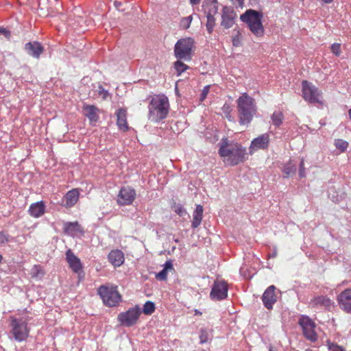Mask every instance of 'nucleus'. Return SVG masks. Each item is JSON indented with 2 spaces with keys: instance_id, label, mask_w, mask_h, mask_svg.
Instances as JSON below:
<instances>
[{
  "instance_id": "obj_24",
  "label": "nucleus",
  "mask_w": 351,
  "mask_h": 351,
  "mask_svg": "<svg viewBox=\"0 0 351 351\" xmlns=\"http://www.w3.org/2000/svg\"><path fill=\"white\" fill-rule=\"evenodd\" d=\"M45 212V204L43 202L32 203L28 210L30 216L39 217Z\"/></svg>"
},
{
  "instance_id": "obj_19",
  "label": "nucleus",
  "mask_w": 351,
  "mask_h": 351,
  "mask_svg": "<svg viewBox=\"0 0 351 351\" xmlns=\"http://www.w3.org/2000/svg\"><path fill=\"white\" fill-rule=\"evenodd\" d=\"M80 193L77 189H72L69 191L63 197V206L66 208H71L75 206L79 200Z\"/></svg>"
},
{
  "instance_id": "obj_10",
  "label": "nucleus",
  "mask_w": 351,
  "mask_h": 351,
  "mask_svg": "<svg viewBox=\"0 0 351 351\" xmlns=\"http://www.w3.org/2000/svg\"><path fill=\"white\" fill-rule=\"evenodd\" d=\"M270 142V134L268 132L263 133L254 138L249 147V154L253 155L258 149H267Z\"/></svg>"
},
{
  "instance_id": "obj_27",
  "label": "nucleus",
  "mask_w": 351,
  "mask_h": 351,
  "mask_svg": "<svg viewBox=\"0 0 351 351\" xmlns=\"http://www.w3.org/2000/svg\"><path fill=\"white\" fill-rule=\"evenodd\" d=\"M173 269V265L171 261H167L164 265V269L156 274V278L158 280H165L167 277L169 270Z\"/></svg>"
},
{
  "instance_id": "obj_16",
  "label": "nucleus",
  "mask_w": 351,
  "mask_h": 351,
  "mask_svg": "<svg viewBox=\"0 0 351 351\" xmlns=\"http://www.w3.org/2000/svg\"><path fill=\"white\" fill-rule=\"evenodd\" d=\"M276 287L274 285H271L267 287V289L265 290L262 300L265 308L271 309L273 308L274 304L277 301V295L276 293Z\"/></svg>"
},
{
  "instance_id": "obj_53",
  "label": "nucleus",
  "mask_w": 351,
  "mask_h": 351,
  "mask_svg": "<svg viewBox=\"0 0 351 351\" xmlns=\"http://www.w3.org/2000/svg\"><path fill=\"white\" fill-rule=\"evenodd\" d=\"M304 0H300V1H304Z\"/></svg>"
},
{
  "instance_id": "obj_1",
  "label": "nucleus",
  "mask_w": 351,
  "mask_h": 351,
  "mask_svg": "<svg viewBox=\"0 0 351 351\" xmlns=\"http://www.w3.org/2000/svg\"><path fill=\"white\" fill-rule=\"evenodd\" d=\"M219 146V155L230 166L243 162L247 158V149L240 143H229L228 138H222Z\"/></svg>"
},
{
  "instance_id": "obj_33",
  "label": "nucleus",
  "mask_w": 351,
  "mask_h": 351,
  "mask_svg": "<svg viewBox=\"0 0 351 351\" xmlns=\"http://www.w3.org/2000/svg\"><path fill=\"white\" fill-rule=\"evenodd\" d=\"M192 20L193 15H189L181 19L179 24L180 27L182 28L183 29H188V28L190 27Z\"/></svg>"
},
{
  "instance_id": "obj_8",
  "label": "nucleus",
  "mask_w": 351,
  "mask_h": 351,
  "mask_svg": "<svg viewBox=\"0 0 351 351\" xmlns=\"http://www.w3.org/2000/svg\"><path fill=\"white\" fill-rule=\"evenodd\" d=\"M141 313L140 307L136 306L129 310L118 314V322L126 327H131L136 324Z\"/></svg>"
},
{
  "instance_id": "obj_44",
  "label": "nucleus",
  "mask_w": 351,
  "mask_h": 351,
  "mask_svg": "<svg viewBox=\"0 0 351 351\" xmlns=\"http://www.w3.org/2000/svg\"><path fill=\"white\" fill-rule=\"evenodd\" d=\"M330 350L332 351H346V350L343 348V347L339 346V345L337 344H331L330 346Z\"/></svg>"
},
{
  "instance_id": "obj_21",
  "label": "nucleus",
  "mask_w": 351,
  "mask_h": 351,
  "mask_svg": "<svg viewBox=\"0 0 351 351\" xmlns=\"http://www.w3.org/2000/svg\"><path fill=\"white\" fill-rule=\"evenodd\" d=\"M108 259L114 267H120L125 261V256L120 250H113L109 252Z\"/></svg>"
},
{
  "instance_id": "obj_22",
  "label": "nucleus",
  "mask_w": 351,
  "mask_h": 351,
  "mask_svg": "<svg viewBox=\"0 0 351 351\" xmlns=\"http://www.w3.org/2000/svg\"><path fill=\"white\" fill-rule=\"evenodd\" d=\"M311 306L313 308H318V306H323L325 308L330 309L333 305V302L328 297L326 296H317L314 297L311 302Z\"/></svg>"
},
{
  "instance_id": "obj_20",
  "label": "nucleus",
  "mask_w": 351,
  "mask_h": 351,
  "mask_svg": "<svg viewBox=\"0 0 351 351\" xmlns=\"http://www.w3.org/2000/svg\"><path fill=\"white\" fill-rule=\"evenodd\" d=\"M117 124L119 130L127 131L130 127L127 121V110L125 108H119L116 112Z\"/></svg>"
},
{
  "instance_id": "obj_3",
  "label": "nucleus",
  "mask_w": 351,
  "mask_h": 351,
  "mask_svg": "<svg viewBox=\"0 0 351 351\" xmlns=\"http://www.w3.org/2000/svg\"><path fill=\"white\" fill-rule=\"evenodd\" d=\"M237 104L239 124L248 125L257 111L254 99L245 93L237 99Z\"/></svg>"
},
{
  "instance_id": "obj_35",
  "label": "nucleus",
  "mask_w": 351,
  "mask_h": 351,
  "mask_svg": "<svg viewBox=\"0 0 351 351\" xmlns=\"http://www.w3.org/2000/svg\"><path fill=\"white\" fill-rule=\"evenodd\" d=\"M174 66L178 75H181L182 73L186 71L189 68L188 65L180 62V60H177V62H175Z\"/></svg>"
},
{
  "instance_id": "obj_25",
  "label": "nucleus",
  "mask_w": 351,
  "mask_h": 351,
  "mask_svg": "<svg viewBox=\"0 0 351 351\" xmlns=\"http://www.w3.org/2000/svg\"><path fill=\"white\" fill-rule=\"evenodd\" d=\"M64 232L68 235H75V234L80 232L83 233V230L77 221L75 222H66L63 227Z\"/></svg>"
},
{
  "instance_id": "obj_4",
  "label": "nucleus",
  "mask_w": 351,
  "mask_h": 351,
  "mask_svg": "<svg viewBox=\"0 0 351 351\" xmlns=\"http://www.w3.org/2000/svg\"><path fill=\"white\" fill-rule=\"evenodd\" d=\"M262 19L263 14L255 10H247L240 16V19L247 23L250 32L258 38L263 36L265 32Z\"/></svg>"
},
{
  "instance_id": "obj_40",
  "label": "nucleus",
  "mask_w": 351,
  "mask_h": 351,
  "mask_svg": "<svg viewBox=\"0 0 351 351\" xmlns=\"http://www.w3.org/2000/svg\"><path fill=\"white\" fill-rule=\"evenodd\" d=\"M99 95L102 97L103 99H108L110 96L108 90H105L102 85L99 86Z\"/></svg>"
},
{
  "instance_id": "obj_38",
  "label": "nucleus",
  "mask_w": 351,
  "mask_h": 351,
  "mask_svg": "<svg viewBox=\"0 0 351 351\" xmlns=\"http://www.w3.org/2000/svg\"><path fill=\"white\" fill-rule=\"evenodd\" d=\"M241 38H242V36L241 34V32H239V30H237L236 34L234 35V36L232 38V45L234 47L240 46Z\"/></svg>"
},
{
  "instance_id": "obj_18",
  "label": "nucleus",
  "mask_w": 351,
  "mask_h": 351,
  "mask_svg": "<svg viewBox=\"0 0 351 351\" xmlns=\"http://www.w3.org/2000/svg\"><path fill=\"white\" fill-rule=\"evenodd\" d=\"M24 49L26 53L30 57L39 58L40 54L44 51V47L38 41H31L25 45Z\"/></svg>"
},
{
  "instance_id": "obj_51",
  "label": "nucleus",
  "mask_w": 351,
  "mask_h": 351,
  "mask_svg": "<svg viewBox=\"0 0 351 351\" xmlns=\"http://www.w3.org/2000/svg\"><path fill=\"white\" fill-rule=\"evenodd\" d=\"M239 3H243V0H237Z\"/></svg>"
},
{
  "instance_id": "obj_11",
  "label": "nucleus",
  "mask_w": 351,
  "mask_h": 351,
  "mask_svg": "<svg viewBox=\"0 0 351 351\" xmlns=\"http://www.w3.org/2000/svg\"><path fill=\"white\" fill-rule=\"evenodd\" d=\"M228 285L225 280H215L210 291V298L215 300H224L228 297Z\"/></svg>"
},
{
  "instance_id": "obj_23",
  "label": "nucleus",
  "mask_w": 351,
  "mask_h": 351,
  "mask_svg": "<svg viewBox=\"0 0 351 351\" xmlns=\"http://www.w3.org/2000/svg\"><path fill=\"white\" fill-rule=\"evenodd\" d=\"M11 334L12 337L18 341H22V326L20 322L16 318L12 317L11 320Z\"/></svg>"
},
{
  "instance_id": "obj_17",
  "label": "nucleus",
  "mask_w": 351,
  "mask_h": 351,
  "mask_svg": "<svg viewBox=\"0 0 351 351\" xmlns=\"http://www.w3.org/2000/svg\"><path fill=\"white\" fill-rule=\"evenodd\" d=\"M337 302L341 309L351 312V289H346L337 296Z\"/></svg>"
},
{
  "instance_id": "obj_47",
  "label": "nucleus",
  "mask_w": 351,
  "mask_h": 351,
  "mask_svg": "<svg viewBox=\"0 0 351 351\" xmlns=\"http://www.w3.org/2000/svg\"><path fill=\"white\" fill-rule=\"evenodd\" d=\"M183 211H184V210L182 208H178L176 210L177 213H178L179 215H182V212H183Z\"/></svg>"
},
{
  "instance_id": "obj_45",
  "label": "nucleus",
  "mask_w": 351,
  "mask_h": 351,
  "mask_svg": "<svg viewBox=\"0 0 351 351\" xmlns=\"http://www.w3.org/2000/svg\"><path fill=\"white\" fill-rule=\"evenodd\" d=\"M8 241V236L3 232H0V244H3Z\"/></svg>"
},
{
  "instance_id": "obj_37",
  "label": "nucleus",
  "mask_w": 351,
  "mask_h": 351,
  "mask_svg": "<svg viewBox=\"0 0 351 351\" xmlns=\"http://www.w3.org/2000/svg\"><path fill=\"white\" fill-rule=\"evenodd\" d=\"M330 51L332 54L335 55L337 57H339L341 54V44L340 43H333L330 47Z\"/></svg>"
},
{
  "instance_id": "obj_5",
  "label": "nucleus",
  "mask_w": 351,
  "mask_h": 351,
  "mask_svg": "<svg viewBox=\"0 0 351 351\" xmlns=\"http://www.w3.org/2000/svg\"><path fill=\"white\" fill-rule=\"evenodd\" d=\"M302 96L305 101L324 106L325 104L322 90L316 87L313 83L304 80L301 82Z\"/></svg>"
},
{
  "instance_id": "obj_42",
  "label": "nucleus",
  "mask_w": 351,
  "mask_h": 351,
  "mask_svg": "<svg viewBox=\"0 0 351 351\" xmlns=\"http://www.w3.org/2000/svg\"><path fill=\"white\" fill-rule=\"evenodd\" d=\"M299 176L300 178L305 177V167H304V159L301 160V162L300 164Z\"/></svg>"
},
{
  "instance_id": "obj_9",
  "label": "nucleus",
  "mask_w": 351,
  "mask_h": 351,
  "mask_svg": "<svg viewBox=\"0 0 351 351\" xmlns=\"http://www.w3.org/2000/svg\"><path fill=\"white\" fill-rule=\"evenodd\" d=\"M299 324L303 330V335L305 338L311 341H316L317 339V333L315 328L316 325L314 322L307 316H302L299 320Z\"/></svg>"
},
{
  "instance_id": "obj_32",
  "label": "nucleus",
  "mask_w": 351,
  "mask_h": 351,
  "mask_svg": "<svg viewBox=\"0 0 351 351\" xmlns=\"http://www.w3.org/2000/svg\"><path fill=\"white\" fill-rule=\"evenodd\" d=\"M297 170V168L295 165H293V164L289 162L288 164H286L285 166H284L283 173L285 174V177H289L291 175L295 174V171Z\"/></svg>"
},
{
  "instance_id": "obj_26",
  "label": "nucleus",
  "mask_w": 351,
  "mask_h": 351,
  "mask_svg": "<svg viewBox=\"0 0 351 351\" xmlns=\"http://www.w3.org/2000/svg\"><path fill=\"white\" fill-rule=\"evenodd\" d=\"M203 206L200 204L196 206L193 214L192 228H196L200 225L203 219Z\"/></svg>"
},
{
  "instance_id": "obj_50",
  "label": "nucleus",
  "mask_w": 351,
  "mask_h": 351,
  "mask_svg": "<svg viewBox=\"0 0 351 351\" xmlns=\"http://www.w3.org/2000/svg\"><path fill=\"white\" fill-rule=\"evenodd\" d=\"M269 351H276V350H273V348H269Z\"/></svg>"
},
{
  "instance_id": "obj_6",
  "label": "nucleus",
  "mask_w": 351,
  "mask_h": 351,
  "mask_svg": "<svg viewBox=\"0 0 351 351\" xmlns=\"http://www.w3.org/2000/svg\"><path fill=\"white\" fill-rule=\"evenodd\" d=\"M97 292L106 306H114L121 301L117 286L101 285L99 287Z\"/></svg>"
},
{
  "instance_id": "obj_14",
  "label": "nucleus",
  "mask_w": 351,
  "mask_h": 351,
  "mask_svg": "<svg viewBox=\"0 0 351 351\" xmlns=\"http://www.w3.org/2000/svg\"><path fill=\"white\" fill-rule=\"evenodd\" d=\"M66 260L72 271L77 273L78 274L83 272V264L82 263L80 258L75 255L72 250L69 249L66 250Z\"/></svg>"
},
{
  "instance_id": "obj_7",
  "label": "nucleus",
  "mask_w": 351,
  "mask_h": 351,
  "mask_svg": "<svg viewBox=\"0 0 351 351\" xmlns=\"http://www.w3.org/2000/svg\"><path fill=\"white\" fill-rule=\"evenodd\" d=\"M193 47L194 40L192 38H181L175 44V57L178 60H191Z\"/></svg>"
},
{
  "instance_id": "obj_36",
  "label": "nucleus",
  "mask_w": 351,
  "mask_h": 351,
  "mask_svg": "<svg viewBox=\"0 0 351 351\" xmlns=\"http://www.w3.org/2000/svg\"><path fill=\"white\" fill-rule=\"evenodd\" d=\"M206 29L209 34L213 32V28L215 25V16H206Z\"/></svg>"
},
{
  "instance_id": "obj_31",
  "label": "nucleus",
  "mask_w": 351,
  "mask_h": 351,
  "mask_svg": "<svg viewBox=\"0 0 351 351\" xmlns=\"http://www.w3.org/2000/svg\"><path fill=\"white\" fill-rule=\"evenodd\" d=\"M155 309H156V306H155L154 302H150V300H148L143 305V312L144 313V314L151 315V314L154 313Z\"/></svg>"
},
{
  "instance_id": "obj_15",
  "label": "nucleus",
  "mask_w": 351,
  "mask_h": 351,
  "mask_svg": "<svg viewBox=\"0 0 351 351\" xmlns=\"http://www.w3.org/2000/svg\"><path fill=\"white\" fill-rule=\"evenodd\" d=\"M82 113L89 119V123L95 125L99 119L100 110L95 105L84 104L82 106Z\"/></svg>"
},
{
  "instance_id": "obj_29",
  "label": "nucleus",
  "mask_w": 351,
  "mask_h": 351,
  "mask_svg": "<svg viewBox=\"0 0 351 351\" xmlns=\"http://www.w3.org/2000/svg\"><path fill=\"white\" fill-rule=\"evenodd\" d=\"M45 274V271L40 265H34L30 270V275L32 278H41Z\"/></svg>"
},
{
  "instance_id": "obj_34",
  "label": "nucleus",
  "mask_w": 351,
  "mask_h": 351,
  "mask_svg": "<svg viewBox=\"0 0 351 351\" xmlns=\"http://www.w3.org/2000/svg\"><path fill=\"white\" fill-rule=\"evenodd\" d=\"M348 143L346 141L341 140V138H337L335 141V146L337 149H339L341 152H344L348 147Z\"/></svg>"
},
{
  "instance_id": "obj_28",
  "label": "nucleus",
  "mask_w": 351,
  "mask_h": 351,
  "mask_svg": "<svg viewBox=\"0 0 351 351\" xmlns=\"http://www.w3.org/2000/svg\"><path fill=\"white\" fill-rule=\"evenodd\" d=\"M203 8L206 16H215L218 11L217 2L216 1L204 5Z\"/></svg>"
},
{
  "instance_id": "obj_12",
  "label": "nucleus",
  "mask_w": 351,
  "mask_h": 351,
  "mask_svg": "<svg viewBox=\"0 0 351 351\" xmlns=\"http://www.w3.org/2000/svg\"><path fill=\"white\" fill-rule=\"evenodd\" d=\"M237 14L232 7L224 6L221 13V25L226 29L232 27Z\"/></svg>"
},
{
  "instance_id": "obj_52",
  "label": "nucleus",
  "mask_w": 351,
  "mask_h": 351,
  "mask_svg": "<svg viewBox=\"0 0 351 351\" xmlns=\"http://www.w3.org/2000/svg\"><path fill=\"white\" fill-rule=\"evenodd\" d=\"M2 260V256L0 254V262Z\"/></svg>"
},
{
  "instance_id": "obj_49",
  "label": "nucleus",
  "mask_w": 351,
  "mask_h": 351,
  "mask_svg": "<svg viewBox=\"0 0 351 351\" xmlns=\"http://www.w3.org/2000/svg\"><path fill=\"white\" fill-rule=\"evenodd\" d=\"M348 115H349L350 119L351 120V108L348 110Z\"/></svg>"
},
{
  "instance_id": "obj_43",
  "label": "nucleus",
  "mask_w": 351,
  "mask_h": 351,
  "mask_svg": "<svg viewBox=\"0 0 351 351\" xmlns=\"http://www.w3.org/2000/svg\"><path fill=\"white\" fill-rule=\"evenodd\" d=\"M209 89H210V86L209 85L206 86L203 88V90H202V91L201 93V95H200V100L202 101H203V100H204L206 99V96H207V95H208V93L209 92Z\"/></svg>"
},
{
  "instance_id": "obj_48",
  "label": "nucleus",
  "mask_w": 351,
  "mask_h": 351,
  "mask_svg": "<svg viewBox=\"0 0 351 351\" xmlns=\"http://www.w3.org/2000/svg\"><path fill=\"white\" fill-rule=\"evenodd\" d=\"M324 3H326V4H330V3L332 2L334 0H321Z\"/></svg>"
},
{
  "instance_id": "obj_41",
  "label": "nucleus",
  "mask_w": 351,
  "mask_h": 351,
  "mask_svg": "<svg viewBox=\"0 0 351 351\" xmlns=\"http://www.w3.org/2000/svg\"><path fill=\"white\" fill-rule=\"evenodd\" d=\"M3 36L7 39H10L11 36L10 32L3 27H0V38Z\"/></svg>"
},
{
  "instance_id": "obj_2",
  "label": "nucleus",
  "mask_w": 351,
  "mask_h": 351,
  "mask_svg": "<svg viewBox=\"0 0 351 351\" xmlns=\"http://www.w3.org/2000/svg\"><path fill=\"white\" fill-rule=\"evenodd\" d=\"M147 108V119L152 122H160L166 119L169 114V99L164 94H156L150 97Z\"/></svg>"
},
{
  "instance_id": "obj_13",
  "label": "nucleus",
  "mask_w": 351,
  "mask_h": 351,
  "mask_svg": "<svg viewBox=\"0 0 351 351\" xmlns=\"http://www.w3.org/2000/svg\"><path fill=\"white\" fill-rule=\"evenodd\" d=\"M136 198V191L134 189L130 187H123L120 189L117 203L119 205H130L134 202Z\"/></svg>"
},
{
  "instance_id": "obj_46",
  "label": "nucleus",
  "mask_w": 351,
  "mask_h": 351,
  "mask_svg": "<svg viewBox=\"0 0 351 351\" xmlns=\"http://www.w3.org/2000/svg\"><path fill=\"white\" fill-rule=\"evenodd\" d=\"M201 0H190V2L195 5V4H198L199 2H200Z\"/></svg>"
},
{
  "instance_id": "obj_39",
  "label": "nucleus",
  "mask_w": 351,
  "mask_h": 351,
  "mask_svg": "<svg viewBox=\"0 0 351 351\" xmlns=\"http://www.w3.org/2000/svg\"><path fill=\"white\" fill-rule=\"evenodd\" d=\"M208 338H209V333H208V330L206 329H201L200 334H199L200 343L201 344L206 343V342L208 341Z\"/></svg>"
},
{
  "instance_id": "obj_30",
  "label": "nucleus",
  "mask_w": 351,
  "mask_h": 351,
  "mask_svg": "<svg viewBox=\"0 0 351 351\" xmlns=\"http://www.w3.org/2000/svg\"><path fill=\"white\" fill-rule=\"evenodd\" d=\"M284 115L282 111H275L271 116V121L274 125L276 127L280 125L282 123Z\"/></svg>"
}]
</instances>
